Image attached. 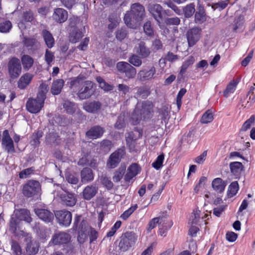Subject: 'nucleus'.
I'll return each instance as SVG.
<instances>
[{"mask_svg": "<svg viewBox=\"0 0 255 255\" xmlns=\"http://www.w3.org/2000/svg\"><path fill=\"white\" fill-rule=\"evenodd\" d=\"M94 83L86 81L84 77L78 76L70 82V88L77 93L78 97L82 100L90 98L94 93Z\"/></svg>", "mask_w": 255, "mask_h": 255, "instance_id": "1", "label": "nucleus"}, {"mask_svg": "<svg viewBox=\"0 0 255 255\" xmlns=\"http://www.w3.org/2000/svg\"><path fill=\"white\" fill-rule=\"evenodd\" d=\"M144 16V6L139 3H135L131 5L130 11L125 14V22L128 27L135 28L139 23L143 20Z\"/></svg>", "mask_w": 255, "mask_h": 255, "instance_id": "2", "label": "nucleus"}, {"mask_svg": "<svg viewBox=\"0 0 255 255\" xmlns=\"http://www.w3.org/2000/svg\"><path fill=\"white\" fill-rule=\"evenodd\" d=\"M152 106L150 102H143L137 103L131 114L130 121L132 125H136L142 120L149 119L150 117Z\"/></svg>", "mask_w": 255, "mask_h": 255, "instance_id": "3", "label": "nucleus"}, {"mask_svg": "<svg viewBox=\"0 0 255 255\" xmlns=\"http://www.w3.org/2000/svg\"><path fill=\"white\" fill-rule=\"evenodd\" d=\"M137 235L133 232L128 231L123 234L120 238L119 248L125 252L133 246L137 240Z\"/></svg>", "mask_w": 255, "mask_h": 255, "instance_id": "4", "label": "nucleus"}, {"mask_svg": "<svg viewBox=\"0 0 255 255\" xmlns=\"http://www.w3.org/2000/svg\"><path fill=\"white\" fill-rule=\"evenodd\" d=\"M56 187L58 188L57 190L59 192L57 196L60 197L62 204L67 206L72 207L74 206L77 201L74 195L67 192L61 186L57 185Z\"/></svg>", "mask_w": 255, "mask_h": 255, "instance_id": "5", "label": "nucleus"}, {"mask_svg": "<svg viewBox=\"0 0 255 255\" xmlns=\"http://www.w3.org/2000/svg\"><path fill=\"white\" fill-rule=\"evenodd\" d=\"M40 185L39 182L30 180L25 184L22 188L23 194L27 197H31L36 194L39 191Z\"/></svg>", "mask_w": 255, "mask_h": 255, "instance_id": "6", "label": "nucleus"}, {"mask_svg": "<svg viewBox=\"0 0 255 255\" xmlns=\"http://www.w3.org/2000/svg\"><path fill=\"white\" fill-rule=\"evenodd\" d=\"M8 74L11 78H17L21 72V66L19 60L15 57L11 58L7 64Z\"/></svg>", "mask_w": 255, "mask_h": 255, "instance_id": "7", "label": "nucleus"}, {"mask_svg": "<svg viewBox=\"0 0 255 255\" xmlns=\"http://www.w3.org/2000/svg\"><path fill=\"white\" fill-rule=\"evenodd\" d=\"M125 153L124 149H118L109 156L107 162V166L110 169L116 168L121 162Z\"/></svg>", "mask_w": 255, "mask_h": 255, "instance_id": "8", "label": "nucleus"}, {"mask_svg": "<svg viewBox=\"0 0 255 255\" xmlns=\"http://www.w3.org/2000/svg\"><path fill=\"white\" fill-rule=\"evenodd\" d=\"M71 239L70 235L64 232H59L55 233L49 243V246H56L68 243Z\"/></svg>", "mask_w": 255, "mask_h": 255, "instance_id": "9", "label": "nucleus"}, {"mask_svg": "<svg viewBox=\"0 0 255 255\" xmlns=\"http://www.w3.org/2000/svg\"><path fill=\"white\" fill-rule=\"evenodd\" d=\"M201 29L194 27L189 29L186 33V37L190 47L194 46L201 37Z\"/></svg>", "mask_w": 255, "mask_h": 255, "instance_id": "10", "label": "nucleus"}, {"mask_svg": "<svg viewBox=\"0 0 255 255\" xmlns=\"http://www.w3.org/2000/svg\"><path fill=\"white\" fill-rule=\"evenodd\" d=\"M44 101L37 98V97L36 99H29L26 103V108L31 113H37L43 107Z\"/></svg>", "mask_w": 255, "mask_h": 255, "instance_id": "11", "label": "nucleus"}, {"mask_svg": "<svg viewBox=\"0 0 255 255\" xmlns=\"http://www.w3.org/2000/svg\"><path fill=\"white\" fill-rule=\"evenodd\" d=\"M55 215L60 224L69 226L72 221V214L67 210L57 211Z\"/></svg>", "mask_w": 255, "mask_h": 255, "instance_id": "12", "label": "nucleus"}, {"mask_svg": "<svg viewBox=\"0 0 255 255\" xmlns=\"http://www.w3.org/2000/svg\"><path fill=\"white\" fill-rule=\"evenodd\" d=\"M1 144L7 152L13 153L15 151L13 140L7 129L4 130L2 132Z\"/></svg>", "mask_w": 255, "mask_h": 255, "instance_id": "13", "label": "nucleus"}, {"mask_svg": "<svg viewBox=\"0 0 255 255\" xmlns=\"http://www.w3.org/2000/svg\"><path fill=\"white\" fill-rule=\"evenodd\" d=\"M155 73V68L152 66L149 69H143L140 70L137 74V79L141 82L151 80L154 78Z\"/></svg>", "mask_w": 255, "mask_h": 255, "instance_id": "14", "label": "nucleus"}, {"mask_svg": "<svg viewBox=\"0 0 255 255\" xmlns=\"http://www.w3.org/2000/svg\"><path fill=\"white\" fill-rule=\"evenodd\" d=\"M105 129L100 126H95L91 127L86 132V136L89 139H97L102 136Z\"/></svg>", "mask_w": 255, "mask_h": 255, "instance_id": "15", "label": "nucleus"}, {"mask_svg": "<svg viewBox=\"0 0 255 255\" xmlns=\"http://www.w3.org/2000/svg\"><path fill=\"white\" fill-rule=\"evenodd\" d=\"M148 9L149 12L152 14L157 22L160 24V21L162 19V7L159 4H149Z\"/></svg>", "mask_w": 255, "mask_h": 255, "instance_id": "16", "label": "nucleus"}, {"mask_svg": "<svg viewBox=\"0 0 255 255\" xmlns=\"http://www.w3.org/2000/svg\"><path fill=\"white\" fill-rule=\"evenodd\" d=\"M90 231V227L87 225L86 223L84 221L81 222L78 236V241L79 243L83 244L87 240Z\"/></svg>", "mask_w": 255, "mask_h": 255, "instance_id": "17", "label": "nucleus"}, {"mask_svg": "<svg viewBox=\"0 0 255 255\" xmlns=\"http://www.w3.org/2000/svg\"><path fill=\"white\" fill-rule=\"evenodd\" d=\"M26 252L28 255H35L38 252L39 244L36 241L32 240V238L26 239Z\"/></svg>", "mask_w": 255, "mask_h": 255, "instance_id": "18", "label": "nucleus"}, {"mask_svg": "<svg viewBox=\"0 0 255 255\" xmlns=\"http://www.w3.org/2000/svg\"><path fill=\"white\" fill-rule=\"evenodd\" d=\"M34 212L40 219L45 222H52L54 219L53 214L49 210L44 209H35Z\"/></svg>", "mask_w": 255, "mask_h": 255, "instance_id": "19", "label": "nucleus"}, {"mask_svg": "<svg viewBox=\"0 0 255 255\" xmlns=\"http://www.w3.org/2000/svg\"><path fill=\"white\" fill-rule=\"evenodd\" d=\"M102 105V103L99 101H93L84 103L83 108L88 113H96L101 110Z\"/></svg>", "mask_w": 255, "mask_h": 255, "instance_id": "20", "label": "nucleus"}, {"mask_svg": "<svg viewBox=\"0 0 255 255\" xmlns=\"http://www.w3.org/2000/svg\"><path fill=\"white\" fill-rule=\"evenodd\" d=\"M68 16V14L66 10L62 8H57L54 9L52 18L56 22L61 23L67 19Z\"/></svg>", "mask_w": 255, "mask_h": 255, "instance_id": "21", "label": "nucleus"}, {"mask_svg": "<svg viewBox=\"0 0 255 255\" xmlns=\"http://www.w3.org/2000/svg\"><path fill=\"white\" fill-rule=\"evenodd\" d=\"M98 188L96 185L87 186L82 192L83 198L89 200L93 198L98 192Z\"/></svg>", "mask_w": 255, "mask_h": 255, "instance_id": "22", "label": "nucleus"}, {"mask_svg": "<svg viewBox=\"0 0 255 255\" xmlns=\"http://www.w3.org/2000/svg\"><path fill=\"white\" fill-rule=\"evenodd\" d=\"M139 168L136 163L131 164L128 168V172L125 176L124 179L126 182H129L139 172Z\"/></svg>", "mask_w": 255, "mask_h": 255, "instance_id": "23", "label": "nucleus"}, {"mask_svg": "<svg viewBox=\"0 0 255 255\" xmlns=\"http://www.w3.org/2000/svg\"><path fill=\"white\" fill-rule=\"evenodd\" d=\"M136 52L142 58L148 57L151 53L149 48L146 46L145 42L143 41H140L138 43L136 47Z\"/></svg>", "mask_w": 255, "mask_h": 255, "instance_id": "24", "label": "nucleus"}, {"mask_svg": "<svg viewBox=\"0 0 255 255\" xmlns=\"http://www.w3.org/2000/svg\"><path fill=\"white\" fill-rule=\"evenodd\" d=\"M15 216L19 221L23 220L28 223H31L32 221L30 212L25 209L17 210L15 212Z\"/></svg>", "mask_w": 255, "mask_h": 255, "instance_id": "25", "label": "nucleus"}, {"mask_svg": "<svg viewBox=\"0 0 255 255\" xmlns=\"http://www.w3.org/2000/svg\"><path fill=\"white\" fill-rule=\"evenodd\" d=\"M81 178L82 183H86L94 179V173L92 170L88 167L83 168L81 171Z\"/></svg>", "mask_w": 255, "mask_h": 255, "instance_id": "26", "label": "nucleus"}, {"mask_svg": "<svg viewBox=\"0 0 255 255\" xmlns=\"http://www.w3.org/2000/svg\"><path fill=\"white\" fill-rule=\"evenodd\" d=\"M227 183L220 178L214 179L212 183L213 189L218 193H222L226 186Z\"/></svg>", "mask_w": 255, "mask_h": 255, "instance_id": "27", "label": "nucleus"}, {"mask_svg": "<svg viewBox=\"0 0 255 255\" xmlns=\"http://www.w3.org/2000/svg\"><path fill=\"white\" fill-rule=\"evenodd\" d=\"M231 172L237 177H239L244 170V167L240 162H233L230 164Z\"/></svg>", "mask_w": 255, "mask_h": 255, "instance_id": "28", "label": "nucleus"}, {"mask_svg": "<svg viewBox=\"0 0 255 255\" xmlns=\"http://www.w3.org/2000/svg\"><path fill=\"white\" fill-rule=\"evenodd\" d=\"M64 81L62 79H57L53 82L51 86V93L54 95L59 94L63 87Z\"/></svg>", "mask_w": 255, "mask_h": 255, "instance_id": "29", "label": "nucleus"}, {"mask_svg": "<svg viewBox=\"0 0 255 255\" xmlns=\"http://www.w3.org/2000/svg\"><path fill=\"white\" fill-rule=\"evenodd\" d=\"M33 75L30 73H26L22 76L18 82V86L20 89H24L30 83Z\"/></svg>", "mask_w": 255, "mask_h": 255, "instance_id": "30", "label": "nucleus"}, {"mask_svg": "<svg viewBox=\"0 0 255 255\" xmlns=\"http://www.w3.org/2000/svg\"><path fill=\"white\" fill-rule=\"evenodd\" d=\"M166 224L165 217L163 216H160L158 217L154 218L151 219L148 224V228L147 230L148 232H150L154 229L156 226L158 224L163 225Z\"/></svg>", "mask_w": 255, "mask_h": 255, "instance_id": "31", "label": "nucleus"}, {"mask_svg": "<svg viewBox=\"0 0 255 255\" xmlns=\"http://www.w3.org/2000/svg\"><path fill=\"white\" fill-rule=\"evenodd\" d=\"M42 35L47 46L49 48H52L55 43L52 34L49 31L45 29L42 30Z\"/></svg>", "mask_w": 255, "mask_h": 255, "instance_id": "32", "label": "nucleus"}, {"mask_svg": "<svg viewBox=\"0 0 255 255\" xmlns=\"http://www.w3.org/2000/svg\"><path fill=\"white\" fill-rule=\"evenodd\" d=\"M126 169V165L125 164H122L119 168L114 172L113 179L115 182H119L120 181L125 173Z\"/></svg>", "mask_w": 255, "mask_h": 255, "instance_id": "33", "label": "nucleus"}, {"mask_svg": "<svg viewBox=\"0 0 255 255\" xmlns=\"http://www.w3.org/2000/svg\"><path fill=\"white\" fill-rule=\"evenodd\" d=\"M206 20V14L204 8L199 6L195 14V21L196 23H202Z\"/></svg>", "mask_w": 255, "mask_h": 255, "instance_id": "34", "label": "nucleus"}, {"mask_svg": "<svg viewBox=\"0 0 255 255\" xmlns=\"http://www.w3.org/2000/svg\"><path fill=\"white\" fill-rule=\"evenodd\" d=\"M49 86L45 83L42 82L39 86V91L37 94V98L41 99L42 100H45L46 99V94L48 91Z\"/></svg>", "mask_w": 255, "mask_h": 255, "instance_id": "35", "label": "nucleus"}, {"mask_svg": "<svg viewBox=\"0 0 255 255\" xmlns=\"http://www.w3.org/2000/svg\"><path fill=\"white\" fill-rule=\"evenodd\" d=\"M21 62L24 69L28 70L32 66L34 61L31 56L24 55L21 57Z\"/></svg>", "mask_w": 255, "mask_h": 255, "instance_id": "36", "label": "nucleus"}, {"mask_svg": "<svg viewBox=\"0 0 255 255\" xmlns=\"http://www.w3.org/2000/svg\"><path fill=\"white\" fill-rule=\"evenodd\" d=\"M46 141L51 145H57L60 143V138L57 133L51 132L46 135Z\"/></svg>", "mask_w": 255, "mask_h": 255, "instance_id": "37", "label": "nucleus"}, {"mask_svg": "<svg viewBox=\"0 0 255 255\" xmlns=\"http://www.w3.org/2000/svg\"><path fill=\"white\" fill-rule=\"evenodd\" d=\"M150 94L149 89L146 86H141L137 88V92L135 96L137 97H141L145 99Z\"/></svg>", "mask_w": 255, "mask_h": 255, "instance_id": "38", "label": "nucleus"}, {"mask_svg": "<svg viewBox=\"0 0 255 255\" xmlns=\"http://www.w3.org/2000/svg\"><path fill=\"white\" fill-rule=\"evenodd\" d=\"M213 119L214 117L212 111L208 110L203 115L201 122L204 124H207L212 122Z\"/></svg>", "mask_w": 255, "mask_h": 255, "instance_id": "39", "label": "nucleus"}, {"mask_svg": "<svg viewBox=\"0 0 255 255\" xmlns=\"http://www.w3.org/2000/svg\"><path fill=\"white\" fill-rule=\"evenodd\" d=\"M244 17L242 15H240L234 20V30L237 31L239 30H242L244 27Z\"/></svg>", "mask_w": 255, "mask_h": 255, "instance_id": "40", "label": "nucleus"}, {"mask_svg": "<svg viewBox=\"0 0 255 255\" xmlns=\"http://www.w3.org/2000/svg\"><path fill=\"white\" fill-rule=\"evenodd\" d=\"M170 109L167 106H163L159 110V116L162 120L166 121L169 118Z\"/></svg>", "mask_w": 255, "mask_h": 255, "instance_id": "41", "label": "nucleus"}, {"mask_svg": "<svg viewBox=\"0 0 255 255\" xmlns=\"http://www.w3.org/2000/svg\"><path fill=\"white\" fill-rule=\"evenodd\" d=\"M237 85V83L234 81L231 82L227 86L225 90L223 92L224 97L227 98L230 94L233 93L236 90Z\"/></svg>", "mask_w": 255, "mask_h": 255, "instance_id": "42", "label": "nucleus"}, {"mask_svg": "<svg viewBox=\"0 0 255 255\" xmlns=\"http://www.w3.org/2000/svg\"><path fill=\"white\" fill-rule=\"evenodd\" d=\"M63 108L69 114H73L76 111V106L74 103L69 101H65L63 104Z\"/></svg>", "mask_w": 255, "mask_h": 255, "instance_id": "43", "label": "nucleus"}, {"mask_svg": "<svg viewBox=\"0 0 255 255\" xmlns=\"http://www.w3.org/2000/svg\"><path fill=\"white\" fill-rule=\"evenodd\" d=\"M83 34L81 31H73L69 36V40L72 43H76L81 38Z\"/></svg>", "mask_w": 255, "mask_h": 255, "instance_id": "44", "label": "nucleus"}, {"mask_svg": "<svg viewBox=\"0 0 255 255\" xmlns=\"http://www.w3.org/2000/svg\"><path fill=\"white\" fill-rule=\"evenodd\" d=\"M142 136V131L140 129L135 128L133 131L129 133L128 138L131 141H135L137 139Z\"/></svg>", "mask_w": 255, "mask_h": 255, "instance_id": "45", "label": "nucleus"}, {"mask_svg": "<svg viewBox=\"0 0 255 255\" xmlns=\"http://www.w3.org/2000/svg\"><path fill=\"white\" fill-rule=\"evenodd\" d=\"M195 10V5L193 3L186 5L183 9L185 16L186 17H190L194 13Z\"/></svg>", "mask_w": 255, "mask_h": 255, "instance_id": "46", "label": "nucleus"}, {"mask_svg": "<svg viewBox=\"0 0 255 255\" xmlns=\"http://www.w3.org/2000/svg\"><path fill=\"white\" fill-rule=\"evenodd\" d=\"M97 81L99 84V86L105 91H110L113 89L111 85L107 83L105 80L100 77H97L96 78Z\"/></svg>", "mask_w": 255, "mask_h": 255, "instance_id": "47", "label": "nucleus"}, {"mask_svg": "<svg viewBox=\"0 0 255 255\" xmlns=\"http://www.w3.org/2000/svg\"><path fill=\"white\" fill-rule=\"evenodd\" d=\"M194 58L193 56H190L182 64L180 70V74H183L186 72L188 67L193 64Z\"/></svg>", "mask_w": 255, "mask_h": 255, "instance_id": "48", "label": "nucleus"}, {"mask_svg": "<svg viewBox=\"0 0 255 255\" xmlns=\"http://www.w3.org/2000/svg\"><path fill=\"white\" fill-rule=\"evenodd\" d=\"M19 223L18 219L11 217L9 222V230L12 234H16L17 226Z\"/></svg>", "mask_w": 255, "mask_h": 255, "instance_id": "49", "label": "nucleus"}, {"mask_svg": "<svg viewBox=\"0 0 255 255\" xmlns=\"http://www.w3.org/2000/svg\"><path fill=\"white\" fill-rule=\"evenodd\" d=\"M239 190V185L237 182H232L229 186L228 195L230 197H233L237 193Z\"/></svg>", "mask_w": 255, "mask_h": 255, "instance_id": "50", "label": "nucleus"}, {"mask_svg": "<svg viewBox=\"0 0 255 255\" xmlns=\"http://www.w3.org/2000/svg\"><path fill=\"white\" fill-rule=\"evenodd\" d=\"M42 135L43 133L41 131H38L36 133L33 134V139L31 141V143L33 147H36L39 144V139L42 136Z\"/></svg>", "mask_w": 255, "mask_h": 255, "instance_id": "51", "label": "nucleus"}, {"mask_svg": "<svg viewBox=\"0 0 255 255\" xmlns=\"http://www.w3.org/2000/svg\"><path fill=\"white\" fill-rule=\"evenodd\" d=\"M128 68L124 72L127 77L129 79L134 78L136 74V70L135 68L132 66L130 64L128 66Z\"/></svg>", "mask_w": 255, "mask_h": 255, "instance_id": "52", "label": "nucleus"}, {"mask_svg": "<svg viewBox=\"0 0 255 255\" xmlns=\"http://www.w3.org/2000/svg\"><path fill=\"white\" fill-rule=\"evenodd\" d=\"M101 181L102 184L108 190L113 187V183L111 181L110 178L106 176H102L101 178Z\"/></svg>", "mask_w": 255, "mask_h": 255, "instance_id": "53", "label": "nucleus"}, {"mask_svg": "<svg viewBox=\"0 0 255 255\" xmlns=\"http://www.w3.org/2000/svg\"><path fill=\"white\" fill-rule=\"evenodd\" d=\"M11 250L13 255H21V249L18 243L14 241H11Z\"/></svg>", "mask_w": 255, "mask_h": 255, "instance_id": "54", "label": "nucleus"}, {"mask_svg": "<svg viewBox=\"0 0 255 255\" xmlns=\"http://www.w3.org/2000/svg\"><path fill=\"white\" fill-rule=\"evenodd\" d=\"M255 117L254 115H252L249 119L247 120L243 125L241 130V131H246L248 129H249L252 124L255 122Z\"/></svg>", "mask_w": 255, "mask_h": 255, "instance_id": "55", "label": "nucleus"}, {"mask_svg": "<svg viewBox=\"0 0 255 255\" xmlns=\"http://www.w3.org/2000/svg\"><path fill=\"white\" fill-rule=\"evenodd\" d=\"M164 158V155L163 153L159 155L156 160L152 164V166L156 169H160L162 166L163 161Z\"/></svg>", "mask_w": 255, "mask_h": 255, "instance_id": "56", "label": "nucleus"}, {"mask_svg": "<svg viewBox=\"0 0 255 255\" xmlns=\"http://www.w3.org/2000/svg\"><path fill=\"white\" fill-rule=\"evenodd\" d=\"M200 212L199 210L193 211L189 220V222L191 225H196L198 223L200 219Z\"/></svg>", "mask_w": 255, "mask_h": 255, "instance_id": "57", "label": "nucleus"}, {"mask_svg": "<svg viewBox=\"0 0 255 255\" xmlns=\"http://www.w3.org/2000/svg\"><path fill=\"white\" fill-rule=\"evenodd\" d=\"M137 205L136 204L131 207L125 211L121 216V217L124 220H127L130 215L136 209Z\"/></svg>", "mask_w": 255, "mask_h": 255, "instance_id": "58", "label": "nucleus"}, {"mask_svg": "<svg viewBox=\"0 0 255 255\" xmlns=\"http://www.w3.org/2000/svg\"><path fill=\"white\" fill-rule=\"evenodd\" d=\"M129 62L136 67H138L142 64V61L140 57L136 55H133L130 57Z\"/></svg>", "mask_w": 255, "mask_h": 255, "instance_id": "59", "label": "nucleus"}, {"mask_svg": "<svg viewBox=\"0 0 255 255\" xmlns=\"http://www.w3.org/2000/svg\"><path fill=\"white\" fill-rule=\"evenodd\" d=\"M186 92V90L185 88L181 89L179 92L176 99V104L178 107V110L180 109L182 104V98Z\"/></svg>", "mask_w": 255, "mask_h": 255, "instance_id": "60", "label": "nucleus"}, {"mask_svg": "<svg viewBox=\"0 0 255 255\" xmlns=\"http://www.w3.org/2000/svg\"><path fill=\"white\" fill-rule=\"evenodd\" d=\"M11 27V23L9 21H5L0 24V31L1 32H7Z\"/></svg>", "mask_w": 255, "mask_h": 255, "instance_id": "61", "label": "nucleus"}, {"mask_svg": "<svg viewBox=\"0 0 255 255\" xmlns=\"http://www.w3.org/2000/svg\"><path fill=\"white\" fill-rule=\"evenodd\" d=\"M124 115H121L115 125V127L117 129H121L125 126Z\"/></svg>", "mask_w": 255, "mask_h": 255, "instance_id": "62", "label": "nucleus"}, {"mask_svg": "<svg viewBox=\"0 0 255 255\" xmlns=\"http://www.w3.org/2000/svg\"><path fill=\"white\" fill-rule=\"evenodd\" d=\"M45 60L48 65H50L54 58V55L51 51L46 49L44 55Z\"/></svg>", "mask_w": 255, "mask_h": 255, "instance_id": "63", "label": "nucleus"}, {"mask_svg": "<svg viewBox=\"0 0 255 255\" xmlns=\"http://www.w3.org/2000/svg\"><path fill=\"white\" fill-rule=\"evenodd\" d=\"M127 35V31L125 28H121L117 31L116 38L120 41L123 40Z\"/></svg>", "mask_w": 255, "mask_h": 255, "instance_id": "64", "label": "nucleus"}]
</instances>
